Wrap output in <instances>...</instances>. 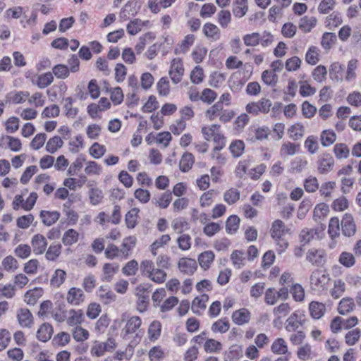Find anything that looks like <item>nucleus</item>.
<instances>
[{
  "label": "nucleus",
  "instance_id": "nucleus-1",
  "mask_svg": "<svg viewBox=\"0 0 361 361\" xmlns=\"http://www.w3.org/2000/svg\"><path fill=\"white\" fill-rule=\"evenodd\" d=\"M142 325V319L138 316L130 317L127 320L125 326L122 329L121 336L124 340H130L133 336V339L129 343V346L134 348L141 341L144 331L139 329Z\"/></svg>",
  "mask_w": 361,
  "mask_h": 361
},
{
  "label": "nucleus",
  "instance_id": "nucleus-2",
  "mask_svg": "<svg viewBox=\"0 0 361 361\" xmlns=\"http://www.w3.org/2000/svg\"><path fill=\"white\" fill-rule=\"evenodd\" d=\"M288 231V229L281 220L276 219L273 221L270 229V235L274 240L279 254L284 252L288 247V241L283 238Z\"/></svg>",
  "mask_w": 361,
  "mask_h": 361
},
{
  "label": "nucleus",
  "instance_id": "nucleus-3",
  "mask_svg": "<svg viewBox=\"0 0 361 361\" xmlns=\"http://www.w3.org/2000/svg\"><path fill=\"white\" fill-rule=\"evenodd\" d=\"M310 281L312 290L317 293H322L327 290L330 277L325 271L315 269L312 272Z\"/></svg>",
  "mask_w": 361,
  "mask_h": 361
},
{
  "label": "nucleus",
  "instance_id": "nucleus-4",
  "mask_svg": "<svg viewBox=\"0 0 361 361\" xmlns=\"http://www.w3.org/2000/svg\"><path fill=\"white\" fill-rule=\"evenodd\" d=\"M305 322V315L300 310H296L292 313L286 322V330L287 331H295Z\"/></svg>",
  "mask_w": 361,
  "mask_h": 361
},
{
  "label": "nucleus",
  "instance_id": "nucleus-5",
  "mask_svg": "<svg viewBox=\"0 0 361 361\" xmlns=\"http://www.w3.org/2000/svg\"><path fill=\"white\" fill-rule=\"evenodd\" d=\"M169 73L174 84H178L181 81L184 74V67L180 59L175 58L171 61Z\"/></svg>",
  "mask_w": 361,
  "mask_h": 361
},
{
  "label": "nucleus",
  "instance_id": "nucleus-6",
  "mask_svg": "<svg viewBox=\"0 0 361 361\" xmlns=\"http://www.w3.org/2000/svg\"><path fill=\"white\" fill-rule=\"evenodd\" d=\"M140 9V5L136 0L128 1L121 8L119 18L121 21H126L135 16Z\"/></svg>",
  "mask_w": 361,
  "mask_h": 361
},
{
  "label": "nucleus",
  "instance_id": "nucleus-7",
  "mask_svg": "<svg viewBox=\"0 0 361 361\" xmlns=\"http://www.w3.org/2000/svg\"><path fill=\"white\" fill-rule=\"evenodd\" d=\"M116 346V341L113 338H109L105 342L96 341L91 350L93 355L97 357L102 356L106 352L113 350Z\"/></svg>",
  "mask_w": 361,
  "mask_h": 361
},
{
  "label": "nucleus",
  "instance_id": "nucleus-8",
  "mask_svg": "<svg viewBox=\"0 0 361 361\" xmlns=\"http://www.w3.org/2000/svg\"><path fill=\"white\" fill-rule=\"evenodd\" d=\"M318 172L321 174H326L331 171L334 160L330 154H322L318 157L317 161Z\"/></svg>",
  "mask_w": 361,
  "mask_h": 361
},
{
  "label": "nucleus",
  "instance_id": "nucleus-9",
  "mask_svg": "<svg viewBox=\"0 0 361 361\" xmlns=\"http://www.w3.org/2000/svg\"><path fill=\"white\" fill-rule=\"evenodd\" d=\"M306 259L313 265L322 266L326 262V252L324 249L311 248L307 252Z\"/></svg>",
  "mask_w": 361,
  "mask_h": 361
},
{
  "label": "nucleus",
  "instance_id": "nucleus-10",
  "mask_svg": "<svg viewBox=\"0 0 361 361\" xmlns=\"http://www.w3.org/2000/svg\"><path fill=\"white\" fill-rule=\"evenodd\" d=\"M341 231L345 236H353L356 231L355 224L350 214H345L341 223Z\"/></svg>",
  "mask_w": 361,
  "mask_h": 361
},
{
  "label": "nucleus",
  "instance_id": "nucleus-11",
  "mask_svg": "<svg viewBox=\"0 0 361 361\" xmlns=\"http://www.w3.org/2000/svg\"><path fill=\"white\" fill-rule=\"evenodd\" d=\"M66 300L71 305H80L85 300L82 290L75 287L71 288L67 293Z\"/></svg>",
  "mask_w": 361,
  "mask_h": 361
},
{
  "label": "nucleus",
  "instance_id": "nucleus-12",
  "mask_svg": "<svg viewBox=\"0 0 361 361\" xmlns=\"http://www.w3.org/2000/svg\"><path fill=\"white\" fill-rule=\"evenodd\" d=\"M31 245L35 255H42L46 250L47 241L43 235L39 233L35 234L31 239Z\"/></svg>",
  "mask_w": 361,
  "mask_h": 361
},
{
  "label": "nucleus",
  "instance_id": "nucleus-13",
  "mask_svg": "<svg viewBox=\"0 0 361 361\" xmlns=\"http://www.w3.org/2000/svg\"><path fill=\"white\" fill-rule=\"evenodd\" d=\"M179 270L188 275H192L197 268V262L195 259L188 257H183L179 259L178 263Z\"/></svg>",
  "mask_w": 361,
  "mask_h": 361
},
{
  "label": "nucleus",
  "instance_id": "nucleus-14",
  "mask_svg": "<svg viewBox=\"0 0 361 361\" xmlns=\"http://www.w3.org/2000/svg\"><path fill=\"white\" fill-rule=\"evenodd\" d=\"M355 307L354 299L351 297H345L339 301L337 310L340 314L346 315L353 312Z\"/></svg>",
  "mask_w": 361,
  "mask_h": 361
},
{
  "label": "nucleus",
  "instance_id": "nucleus-15",
  "mask_svg": "<svg viewBox=\"0 0 361 361\" xmlns=\"http://www.w3.org/2000/svg\"><path fill=\"white\" fill-rule=\"evenodd\" d=\"M250 312L246 308H241L235 310L232 314L233 322L239 326L247 324L250 320Z\"/></svg>",
  "mask_w": 361,
  "mask_h": 361
},
{
  "label": "nucleus",
  "instance_id": "nucleus-16",
  "mask_svg": "<svg viewBox=\"0 0 361 361\" xmlns=\"http://www.w3.org/2000/svg\"><path fill=\"white\" fill-rule=\"evenodd\" d=\"M17 319L22 327H30L33 323V317L29 310L21 308L18 311Z\"/></svg>",
  "mask_w": 361,
  "mask_h": 361
},
{
  "label": "nucleus",
  "instance_id": "nucleus-17",
  "mask_svg": "<svg viewBox=\"0 0 361 361\" xmlns=\"http://www.w3.org/2000/svg\"><path fill=\"white\" fill-rule=\"evenodd\" d=\"M70 316L68 317L66 322L69 326H79L84 321V313L82 310H71L69 311Z\"/></svg>",
  "mask_w": 361,
  "mask_h": 361
},
{
  "label": "nucleus",
  "instance_id": "nucleus-18",
  "mask_svg": "<svg viewBox=\"0 0 361 361\" xmlns=\"http://www.w3.org/2000/svg\"><path fill=\"white\" fill-rule=\"evenodd\" d=\"M136 244V238L134 236H129L123 239L120 252L121 254V258L127 259L133 249L135 247Z\"/></svg>",
  "mask_w": 361,
  "mask_h": 361
},
{
  "label": "nucleus",
  "instance_id": "nucleus-19",
  "mask_svg": "<svg viewBox=\"0 0 361 361\" xmlns=\"http://www.w3.org/2000/svg\"><path fill=\"white\" fill-rule=\"evenodd\" d=\"M209 300V297L206 294L196 297L191 305L192 312L197 315H201L202 312L206 308V303Z\"/></svg>",
  "mask_w": 361,
  "mask_h": 361
},
{
  "label": "nucleus",
  "instance_id": "nucleus-20",
  "mask_svg": "<svg viewBox=\"0 0 361 361\" xmlns=\"http://www.w3.org/2000/svg\"><path fill=\"white\" fill-rule=\"evenodd\" d=\"M30 94L25 91H12L6 95V102L13 104H22L29 97Z\"/></svg>",
  "mask_w": 361,
  "mask_h": 361
},
{
  "label": "nucleus",
  "instance_id": "nucleus-21",
  "mask_svg": "<svg viewBox=\"0 0 361 361\" xmlns=\"http://www.w3.org/2000/svg\"><path fill=\"white\" fill-rule=\"evenodd\" d=\"M214 258L215 255L214 252L212 250H207L200 254L197 259L200 267L204 270H207L210 268Z\"/></svg>",
  "mask_w": 361,
  "mask_h": 361
},
{
  "label": "nucleus",
  "instance_id": "nucleus-22",
  "mask_svg": "<svg viewBox=\"0 0 361 361\" xmlns=\"http://www.w3.org/2000/svg\"><path fill=\"white\" fill-rule=\"evenodd\" d=\"M195 35L192 34L187 35L182 42L174 49L175 54H180L187 53L190 47L194 44Z\"/></svg>",
  "mask_w": 361,
  "mask_h": 361
},
{
  "label": "nucleus",
  "instance_id": "nucleus-23",
  "mask_svg": "<svg viewBox=\"0 0 361 361\" xmlns=\"http://www.w3.org/2000/svg\"><path fill=\"white\" fill-rule=\"evenodd\" d=\"M310 315L315 319L322 317L326 312V306L324 303L312 301L309 305Z\"/></svg>",
  "mask_w": 361,
  "mask_h": 361
},
{
  "label": "nucleus",
  "instance_id": "nucleus-24",
  "mask_svg": "<svg viewBox=\"0 0 361 361\" xmlns=\"http://www.w3.org/2000/svg\"><path fill=\"white\" fill-rule=\"evenodd\" d=\"M149 24V20L142 21L138 18H135L133 20H130L127 25V32L130 35H135L140 31H141L142 28L145 26H148Z\"/></svg>",
  "mask_w": 361,
  "mask_h": 361
},
{
  "label": "nucleus",
  "instance_id": "nucleus-25",
  "mask_svg": "<svg viewBox=\"0 0 361 361\" xmlns=\"http://www.w3.org/2000/svg\"><path fill=\"white\" fill-rule=\"evenodd\" d=\"M39 216L44 225L50 226L58 221L60 217V213L57 211L42 210L40 212Z\"/></svg>",
  "mask_w": 361,
  "mask_h": 361
},
{
  "label": "nucleus",
  "instance_id": "nucleus-26",
  "mask_svg": "<svg viewBox=\"0 0 361 361\" xmlns=\"http://www.w3.org/2000/svg\"><path fill=\"white\" fill-rule=\"evenodd\" d=\"M271 350L273 353L277 355H286L289 356L290 353L288 352V348L286 342L282 338H276L271 346Z\"/></svg>",
  "mask_w": 361,
  "mask_h": 361
},
{
  "label": "nucleus",
  "instance_id": "nucleus-27",
  "mask_svg": "<svg viewBox=\"0 0 361 361\" xmlns=\"http://www.w3.org/2000/svg\"><path fill=\"white\" fill-rule=\"evenodd\" d=\"M52 334V326L48 323H44L40 326L37 332V338L40 341L47 342L51 338Z\"/></svg>",
  "mask_w": 361,
  "mask_h": 361
},
{
  "label": "nucleus",
  "instance_id": "nucleus-28",
  "mask_svg": "<svg viewBox=\"0 0 361 361\" xmlns=\"http://www.w3.org/2000/svg\"><path fill=\"white\" fill-rule=\"evenodd\" d=\"M161 332V324L157 320L153 321L149 326L147 330L148 338L150 341L158 340Z\"/></svg>",
  "mask_w": 361,
  "mask_h": 361
},
{
  "label": "nucleus",
  "instance_id": "nucleus-29",
  "mask_svg": "<svg viewBox=\"0 0 361 361\" xmlns=\"http://www.w3.org/2000/svg\"><path fill=\"white\" fill-rule=\"evenodd\" d=\"M97 293L98 297L106 304L116 300V295L107 286H100Z\"/></svg>",
  "mask_w": 361,
  "mask_h": 361
},
{
  "label": "nucleus",
  "instance_id": "nucleus-30",
  "mask_svg": "<svg viewBox=\"0 0 361 361\" xmlns=\"http://www.w3.org/2000/svg\"><path fill=\"white\" fill-rule=\"evenodd\" d=\"M118 270V265L112 263H106L103 266V276L102 280L103 281L109 282L111 281L114 274Z\"/></svg>",
  "mask_w": 361,
  "mask_h": 361
},
{
  "label": "nucleus",
  "instance_id": "nucleus-31",
  "mask_svg": "<svg viewBox=\"0 0 361 361\" xmlns=\"http://www.w3.org/2000/svg\"><path fill=\"white\" fill-rule=\"evenodd\" d=\"M288 133L291 140L294 141L298 140L304 135L305 127L300 123H295L288 128Z\"/></svg>",
  "mask_w": 361,
  "mask_h": 361
},
{
  "label": "nucleus",
  "instance_id": "nucleus-32",
  "mask_svg": "<svg viewBox=\"0 0 361 361\" xmlns=\"http://www.w3.org/2000/svg\"><path fill=\"white\" fill-rule=\"evenodd\" d=\"M43 293L42 288H35L32 290L27 291L24 296L25 302L30 305H34L37 300L42 296Z\"/></svg>",
  "mask_w": 361,
  "mask_h": 361
},
{
  "label": "nucleus",
  "instance_id": "nucleus-33",
  "mask_svg": "<svg viewBox=\"0 0 361 361\" xmlns=\"http://www.w3.org/2000/svg\"><path fill=\"white\" fill-rule=\"evenodd\" d=\"M345 289V282L341 279H336L334 281V286L330 290V294L333 298L338 299L344 294Z\"/></svg>",
  "mask_w": 361,
  "mask_h": 361
},
{
  "label": "nucleus",
  "instance_id": "nucleus-34",
  "mask_svg": "<svg viewBox=\"0 0 361 361\" xmlns=\"http://www.w3.org/2000/svg\"><path fill=\"white\" fill-rule=\"evenodd\" d=\"M86 161L85 156L80 154L75 160L70 165L67 174L70 176L77 175L78 172L81 170L83 164Z\"/></svg>",
  "mask_w": 361,
  "mask_h": 361
},
{
  "label": "nucleus",
  "instance_id": "nucleus-35",
  "mask_svg": "<svg viewBox=\"0 0 361 361\" xmlns=\"http://www.w3.org/2000/svg\"><path fill=\"white\" fill-rule=\"evenodd\" d=\"M203 33L209 38L217 40L220 38V30L219 27L211 23H207L204 25L202 29Z\"/></svg>",
  "mask_w": 361,
  "mask_h": 361
},
{
  "label": "nucleus",
  "instance_id": "nucleus-36",
  "mask_svg": "<svg viewBox=\"0 0 361 361\" xmlns=\"http://www.w3.org/2000/svg\"><path fill=\"white\" fill-rule=\"evenodd\" d=\"M316 18L313 16H304L300 20L299 27L302 31L309 32L316 26Z\"/></svg>",
  "mask_w": 361,
  "mask_h": 361
},
{
  "label": "nucleus",
  "instance_id": "nucleus-37",
  "mask_svg": "<svg viewBox=\"0 0 361 361\" xmlns=\"http://www.w3.org/2000/svg\"><path fill=\"white\" fill-rule=\"evenodd\" d=\"M54 80L53 73L47 72L37 76L35 84L40 89H44L48 87Z\"/></svg>",
  "mask_w": 361,
  "mask_h": 361
},
{
  "label": "nucleus",
  "instance_id": "nucleus-38",
  "mask_svg": "<svg viewBox=\"0 0 361 361\" xmlns=\"http://www.w3.org/2000/svg\"><path fill=\"white\" fill-rule=\"evenodd\" d=\"M61 245L60 243H51L48 247L45 257L49 261H55L61 253Z\"/></svg>",
  "mask_w": 361,
  "mask_h": 361
},
{
  "label": "nucleus",
  "instance_id": "nucleus-39",
  "mask_svg": "<svg viewBox=\"0 0 361 361\" xmlns=\"http://www.w3.org/2000/svg\"><path fill=\"white\" fill-rule=\"evenodd\" d=\"M230 323L227 318L219 319L216 321L211 327L214 333L224 334L228 331Z\"/></svg>",
  "mask_w": 361,
  "mask_h": 361
},
{
  "label": "nucleus",
  "instance_id": "nucleus-40",
  "mask_svg": "<svg viewBox=\"0 0 361 361\" xmlns=\"http://www.w3.org/2000/svg\"><path fill=\"white\" fill-rule=\"evenodd\" d=\"M229 150L233 157H240L245 150L244 142L240 140H235L232 141L229 146Z\"/></svg>",
  "mask_w": 361,
  "mask_h": 361
},
{
  "label": "nucleus",
  "instance_id": "nucleus-41",
  "mask_svg": "<svg viewBox=\"0 0 361 361\" xmlns=\"http://www.w3.org/2000/svg\"><path fill=\"white\" fill-rule=\"evenodd\" d=\"M338 262L345 268H350L355 264V258L351 252H342L339 255Z\"/></svg>",
  "mask_w": 361,
  "mask_h": 361
},
{
  "label": "nucleus",
  "instance_id": "nucleus-42",
  "mask_svg": "<svg viewBox=\"0 0 361 361\" xmlns=\"http://www.w3.org/2000/svg\"><path fill=\"white\" fill-rule=\"evenodd\" d=\"M300 145L290 142H285L281 147L280 153L283 156H293L297 153Z\"/></svg>",
  "mask_w": 361,
  "mask_h": 361
},
{
  "label": "nucleus",
  "instance_id": "nucleus-43",
  "mask_svg": "<svg viewBox=\"0 0 361 361\" xmlns=\"http://www.w3.org/2000/svg\"><path fill=\"white\" fill-rule=\"evenodd\" d=\"M247 0H235L233 8V15L237 18L244 16L247 11Z\"/></svg>",
  "mask_w": 361,
  "mask_h": 361
},
{
  "label": "nucleus",
  "instance_id": "nucleus-44",
  "mask_svg": "<svg viewBox=\"0 0 361 361\" xmlns=\"http://www.w3.org/2000/svg\"><path fill=\"white\" fill-rule=\"evenodd\" d=\"M172 200V193L166 191L161 195L158 200H152V202L160 208H167Z\"/></svg>",
  "mask_w": 361,
  "mask_h": 361
},
{
  "label": "nucleus",
  "instance_id": "nucleus-45",
  "mask_svg": "<svg viewBox=\"0 0 361 361\" xmlns=\"http://www.w3.org/2000/svg\"><path fill=\"white\" fill-rule=\"evenodd\" d=\"M194 163V157L191 153H185L179 163L180 169L183 172H187L189 171Z\"/></svg>",
  "mask_w": 361,
  "mask_h": 361
},
{
  "label": "nucleus",
  "instance_id": "nucleus-46",
  "mask_svg": "<svg viewBox=\"0 0 361 361\" xmlns=\"http://www.w3.org/2000/svg\"><path fill=\"white\" fill-rule=\"evenodd\" d=\"M240 219L236 215L230 216L226 222V230L228 234L235 233L239 228Z\"/></svg>",
  "mask_w": 361,
  "mask_h": 361
},
{
  "label": "nucleus",
  "instance_id": "nucleus-47",
  "mask_svg": "<svg viewBox=\"0 0 361 361\" xmlns=\"http://www.w3.org/2000/svg\"><path fill=\"white\" fill-rule=\"evenodd\" d=\"M63 142L59 136H54L47 142L46 150L51 154H54L63 146Z\"/></svg>",
  "mask_w": 361,
  "mask_h": 361
},
{
  "label": "nucleus",
  "instance_id": "nucleus-48",
  "mask_svg": "<svg viewBox=\"0 0 361 361\" xmlns=\"http://www.w3.org/2000/svg\"><path fill=\"white\" fill-rule=\"evenodd\" d=\"M86 166L85 168V173L87 176H99L102 172V166L94 161H85Z\"/></svg>",
  "mask_w": 361,
  "mask_h": 361
},
{
  "label": "nucleus",
  "instance_id": "nucleus-49",
  "mask_svg": "<svg viewBox=\"0 0 361 361\" xmlns=\"http://www.w3.org/2000/svg\"><path fill=\"white\" fill-rule=\"evenodd\" d=\"M157 91L159 95L166 97L170 93L169 80L167 77H162L157 84Z\"/></svg>",
  "mask_w": 361,
  "mask_h": 361
},
{
  "label": "nucleus",
  "instance_id": "nucleus-50",
  "mask_svg": "<svg viewBox=\"0 0 361 361\" xmlns=\"http://www.w3.org/2000/svg\"><path fill=\"white\" fill-rule=\"evenodd\" d=\"M106 152V147L99 142H94L89 149L90 154L94 159H100Z\"/></svg>",
  "mask_w": 361,
  "mask_h": 361
},
{
  "label": "nucleus",
  "instance_id": "nucleus-51",
  "mask_svg": "<svg viewBox=\"0 0 361 361\" xmlns=\"http://www.w3.org/2000/svg\"><path fill=\"white\" fill-rule=\"evenodd\" d=\"M245 253L240 250H234L231 255V259L236 269H240L245 265Z\"/></svg>",
  "mask_w": 361,
  "mask_h": 361
},
{
  "label": "nucleus",
  "instance_id": "nucleus-52",
  "mask_svg": "<svg viewBox=\"0 0 361 361\" xmlns=\"http://www.w3.org/2000/svg\"><path fill=\"white\" fill-rule=\"evenodd\" d=\"M139 212V209L133 208L126 214L125 221L128 228H133L135 227Z\"/></svg>",
  "mask_w": 361,
  "mask_h": 361
},
{
  "label": "nucleus",
  "instance_id": "nucleus-53",
  "mask_svg": "<svg viewBox=\"0 0 361 361\" xmlns=\"http://www.w3.org/2000/svg\"><path fill=\"white\" fill-rule=\"evenodd\" d=\"M221 348V343L213 338L207 339L204 344V349L207 353L219 352Z\"/></svg>",
  "mask_w": 361,
  "mask_h": 361
},
{
  "label": "nucleus",
  "instance_id": "nucleus-54",
  "mask_svg": "<svg viewBox=\"0 0 361 361\" xmlns=\"http://www.w3.org/2000/svg\"><path fill=\"white\" fill-rule=\"evenodd\" d=\"M358 61L357 59H353L350 60L348 63L346 74L345 79L348 82H350L354 80L356 77V70L357 68Z\"/></svg>",
  "mask_w": 361,
  "mask_h": 361
},
{
  "label": "nucleus",
  "instance_id": "nucleus-55",
  "mask_svg": "<svg viewBox=\"0 0 361 361\" xmlns=\"http://www.w3.org/2000/svg\"><path fill=\"white\" fill-rule=\"evenodd\" d=\"M262 80L266 85L274 87L278 82V76L274 71L266 70L262 73Z\"/></svg>",
  "mask_w": 361,
  "mask_h": 361
},
{
  "label": "nucleus",
  "instance_id": "nucleus-56",
  "mask_svg": "<svg viewBox=\"0 0 361 361\" xmlns=\"http://www.w3.org/2000/svg\"><path fill=\"white\" fill-rule=\"evenodd\" d=\"M78 233L74 229L66 231L62 238V242L65 245H71L78 240Z\"/></svg>",
  "mask_w": 361,
  "mask_h": 361
},
{
  "label": "nucleus",
  "instance_id": "nucleus-57",
  "mask_svg": "<svg viewBox=\"0 0 361 361\" xmlns=\"http://www.w3.org/2000/svg\"><path fill=\"white\" fill-rule=\"evenodd\" d=\"M305 61L308 64L315 65L319 61V49L314 46L310 47L306 54Z\"/></svg>",
  "mask_w": 361,
  "mask_h": 361
},
{
  "label": "nucleus",
  "instance_id": "nucleus-58",
  "mask_svg": "<svg viewBox=\"0 0 361 361\" xmlns=\"http://www.w3.org/2000/svg\"><path fill=\"white\" fill-rule=\"evenodd\" d=\"M240 199V192L235 188H230L224 194V200L228 204H235Z\"/></svg>",
  "mask_w": 361,
  "mask_h": 361
},
{
  "label": "nucleus",
  "instance_id": "nucleus-59",
  "mask_svg": "<svg viewBox=\"0 0 361 361\" xmlns=\"http://www.w3.org/2000/svg\"><path fill=\"white\" fill-rule=\"evenodd\" d=\"M220 130V126L217 124H212L210 126H203L202 128V133L204 137L207 141L212 140V138Z\"/></svg>",
  "mask_w": 361,
  "mask_h": 361
},
{
  "label": "nucleus",
  "instance_id": "nucleus-60",
  "mask_svg": "<svg viewBox=\"0 0 361 361\" xmlns=\"http://www.w3.org/2000/svg\"><path fill=\"white\" fill-rule=\"evenodd\" d=\"M336 136L334 131L329 130H324L321 134V142L324 147H329L336 140Z\"/></svg>",
  "mask_w": 361,
  "mask_h": 361
},
{
  "label": "nucleus",
  "instance_id": "nucleus-61",
  "mask_svg": "<svg viewBox=\"0 0 361 361\" xmlns=\"http://www.w3.org/2000/svg\"><path fill=\"white\" fill-rule=\"evenodd\" d=\"M304 147L310 154H315L319 148L317 137L313 135L308 136L304 142Z\"/></svg>",
  "mask_w": 361,
  "mask_h": 361
},
{
  "label": "nucleus",
  "instance_id": "nucleus-62",
  "mask_svg": "<svg viewBox=\"0 0 361 361\" xmlns=\"http://www.w3.org/2000/svg\"><path fill=\"white\" fill-rule=\"evenodd\" d=\"M172 228L178 233H182L184 231L188 230L190 226L184 218H178L173 221Z\"/></svg>",
  "mask_w": 361,
  "mask_h": 361
},
{
  "label": "nucleus",
  "instance_id": "nucleus-63",
  "mask_svg": "<svg viewBox=\"0 0 361 361\" xmlns=\"http://www.w3.org/2000/svg\"><path fill=\"white\" fill-rule=\"evenodd\" d=\"M326 26L329 29H334L342 23V18L340 13L334 12L329 15L326 20Z\"/></svg>",
  "mask_w": 361,
  "mask_h": 361
},
{
  "label": "nucleus",
  "instance_id": "nucleus-64",
  "mask_svg": "<svg viewBox=\"0 0 361 361\" xmlns=\"http://www.w3.org/2000/svg\"><path fill=\"white\" fill-rule=\"evenodd\" d=\"M307 164L306 158L298 157L291 161L290 165L293 171L301 172L306 169Z\"/></svg>",
  "mask_w": 361,
  "mask_h": 361
}]
</instances>
